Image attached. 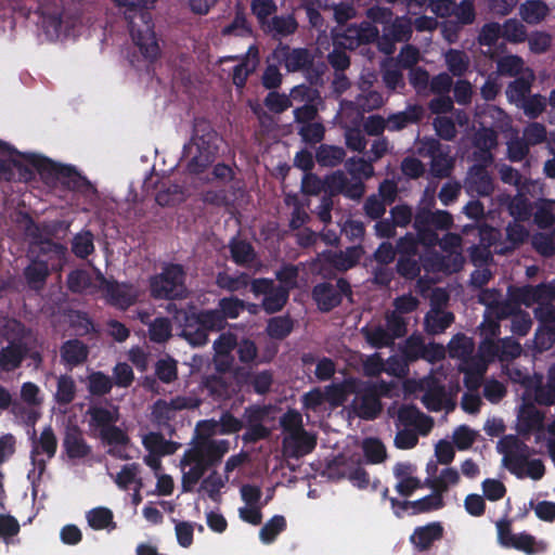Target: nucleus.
I'll use <instances>...</instances> for the list:
<instances>
[{
  "label": "nucleus",
  "instance_id": "61",
  "mask_svg": "<svg viewBox=\"0 0 555 555\" xmlns=\"http://www.w3.org/2000/svg\"><path fill=\"white\" fill-rule=\"evenodd\" d=\"M482 124H489L492 128L505 130L509 127L511 119L503 109L494 105H488L481 114Z\"/></svg>",
  "mask_w": 555,
  "mask_h": 555
},
{
  "label": "nucleus",
  "instance_id": "57",
  "mask_svg": "<svg viewBox=\"0 0 555 555\" xmlns=\"http://www.w3.org/2000/svg\"><path fill=\"white\" fill-rule=\"evenodd\" d=\"M500 201L507 204V210L515 219L526 220L529 218L530 204L524 194L519 193L514 197L502 196Z\"/></svg>",
  "mask_w": 555,
  "mask_h": 555
},
{
  "label": "nucleus",
  "instance_id": "15",
  "mask_svg": "<svg viewBox=\"0 0 555 555\" xmlns=\"http://www.w3.org/2000/svg\"><path fill=\"white\" fill-rule=\"evenodd\" d=\"M198 405L199 400L192 396H178L170 401L158 400L153 405L152 416L157 424H167L176 416L178 411L194 409Z\"/></svg>",
  "mask_w": 555,
  "mask_h": 555
},
{
  "label": "nucleus",
  "instance_id": "52",
  "mask_svg": "<svg viewBox=\"0 0 555 555\" xmlns=\"http://www.w3.org/2000/svg\"><path fill=\"white\" fill-rule=\"evenodd\" d=\"M346 152L341 146L322 144L317 150V162L326 167H335L343 163Z\"/></svg>",
  "mask_w": 555,
  "mask_h": 555
},
{
  "label": "nucleus",
  "instance_id": "9",
  "mask_svg": "<svg viewBox=\"0 0 555 555\" xmlns=\"http://www.w3.org/2000/svg\"><path fill=\"white\" fill-rule=\"evenodd\" d=\"M62 446L72 461H87L92 456V447L85 438L82 429L73 423L66 425Z\"/></svg>",
  "mask_w": 555,
  "mask_h": 555
},
{
  "label": "nucleus",
  "instance_id": "43",
  "mask_svg": "<svg viewBox=\"0 0 555 555\" xmlns=\"http://www.w3.org/2000/svg\"><path fill=\"white\" fill-rule=\"evenodd\" d=\"M364 112L358 105L357 101H343L338 112L340 126L345 128L359 127L363 120Z\"/></svg>",
  "mask_w": 555,
  "mask_h": 555
},
{
  "label": "nucleus",
  "instance_id": "24",
  "mask_svg": "<svg viewBox=\"0 0 555 555\" xmlns=\"http://www.w3.org/2000/svg\"><path fill=\"white\" fill-rule=\"evenodd\" d=\"M487 369V361L478 353L474 354V352L461 362L459 366V370L465 374V385L474 391L480 387Z\"/></svg>",
  "mask_w": 555,
  "mask_h": 555
},
{
  "label": "nucleus",
  "instance_id": "26",
  "mask_svg": "<svg viewBox=\"0 0 555 555\" xmlns=\"http://www.w3.org/2000/svg\"><path fill=\"white\" fill-rule=\"evenodd\" d=\"M218 140L217 133L210 129L209 125L201 122L195 126V133L188 147L194 150V152L209 154V157L215 159Z\"/></svg>",
  "mask_w": 555,
  "mask_h": 555
},
{
  "label": "nucleus",
  "instance_id": "38",
  "mask_svg": "<svg viewBox=\"0 0 555 555\" xmlns=\"http://www.w3.org/2000/svg\"><path fill=\"white\" fill-rule=\"evenodd\" d=\"M365 340L375 348L390 347L395 339L385 324H369L361 330Z\"/></svg>",
  "mask_w": 555,
  "mask_h": 555
},
{
  "label": "nucleus",
  "instance_id": "44",
  "mask_svg": "<svg viewBox=\"0 0 555 555\" xmlns=\"http://www.w3.org/2000/svg\"><path fill=\"white\" fill-rule=\"evenodd\" d=\"M518 478H529L533 481L540 480L545 474V465L542 460L533 459L530 455L526 456L516 468L512 472Z\"/></svg>",
  "mask_w": 555,
  "mask_h": 555
},
{
  "label": "nucleus",
  "instance_id": "47",
  "mask_svg": "<svg viewBox=\"0 0 555 555\" xmlns=\"http://www.w3.org/2000/svg\"><path fill=\"white\" fill-rule=\"evenodd\" d=\"M286 528V518L283 515H274L261 527L259 539L266 545L272 544Z\"/></svg>",
  "mask_w": 555,
  "mask_h": 555
},
{
  "label": "nucleus",
  "instance_id": "33",
  "mask_svg": "<svg viewBox=\"0 0 555 555\" xmlns=\"http://www.w3.org/2000/svg\"><path fill=\"white\" fill-rule=\"evenodd\" d=\"M550 8L543 0H526L519 5V16L529 25H538L545 21L550 14Z\"/></svg>",
  "mask_w": 555,
  "mask_h": 555
},
{
  "label": "nucleus",
  "instance_id": "40",
  "mask_svg": "<svg viewBox=\"0 0 555 555\" xmlns=\"http://www.w3.org/2000/svg\"><path fill=\"white\" fill-rule=\"evenodd\" d=\"M446 66L455 77L465 75L470 66V59L463 50L450 49L443 54Z\"/></svg>",
  "mask_w": 555,
  "mask_h": 555
},
{
  "label": "nucleus",
  "instance_id": "34",
  "mask_svg": "<svg viewBox=\"0 0 555 555\" xmlns=\"http://www.w3.org/2000/svg\"><path fill=\"white\" fill-rule=\"evenodd\" d=\"M207 467L208 465L199 456L191 455V449H189L181 461L183 485L196 483Z\"/></svg>",
  "mask_w": 555,
  "mask_h": 555
},
{
  "label": "nucleus",
  "instance_id": "18",
  "mask_svg": "<svg viewBox=\"0 0 555 555\" xmlns=\"http://www.w3.org/2000/svg\"><path fill=\"white\" fill-rule=\"evenodd\" d=\"M88 425L91 430L100 434L102 430L114 426L119 421V409L113 404L95 403L89 405L86 411Z\"/></svg>",
  "mask_w": 555,
  "mask_h": 555
},
{
  "label": "nucleus",
  "instance_id": "23",
  "mask_svg": "<svg viewBox=\"0 0 555 555\" xmlns=\"http://www.w3.org/2000/svg\"><path fill=\"white\" fill-rule=\"evenodd\" d=\"M465 188L469 193L489 196L494 191L493 179L486 169V165H474L466 177Z\"/></svg>",
  "mask_w": 555,
  "mask_h": 555
},
{
  "label": "nucleus",
  "instance_id": "17",
  "mask_svg": "<svg viewBox=\"0 0 555 555\" xmlns=\"http://www.w3.org/2000/svg\"><path fill=\"white\" fill-rule=\"evenodd\" d=\"M98 435L108 454L124 460L129 457L128 449L131 446V439L126 429L114 425Z\"/></svg>",
  "mask_w": 555,
  "mask_h": 555
},
{
  "label": "nucleus",
  "instance_id": "54",
  "mask_svg": "<svg viewBox=\"0 0 555 555\" xmlns=\"http://www.w3.org/2000/svg\"><path fill=\"white\" fill-rule=\"evenodd\" d=\"M98 284L96 276L92 280L89 273L83 270L73 271L67 278V285L75 293H92L99 289V286H95Z\"/></svg>",
  "mask_w": 555,
  "mask_h": 555
},
{
  "label": "nucleus",
  "instance_id": "32",
  "mask_svg": "<svg viewBox=\"0 0 555 555\" xmlns=\"http://www.w3.org/2000/svg\"><path fill=\"white\" fill-rule=\"evenodd\" d=\"M424 114V109L420 105H410L404 111L389 115L387 120V129L389 131H400L409 125L418 122Z\"/></svg>",
  "mask_w": 555,
  "mask_h": 555
},
{
  "label": "nucleus",
  "instance_id": "31",
  "mask_svg": "<svg viewBox=\"0 0 555 555\" xmlns=\"http://www.w3.org/2000/svg\"><path fill=\"white\" fill-rule=\"evenodd\" d=\"M30 263L24 269V276L31 289L41 291L50 274V267L47 264L46 259H37L35 257H30Z\"/></svg>",
  "mask_w": 555,
  "mask_h": 555
},
{
  "label": "nucleus",
  "instance_id": "20",
  "mask_svg": "<svg viewBox=\"0 0 555 555\" xmlns=\"http://www.w3.org/2000/svg\"><path fill=\"white\" fill-rule=\"evenodd\" d=\"M229 448V441L224 439H196L190 449L191 455L199 456L209 466L220 461Z\"/></svg>",
  "mask_w": 555,
  "mask_h": 555
},
{
  "label": "nucleus",
  "instance_id": "25",
  "mask_svg": "<svg viewBox=\"0 0 555 555\" xmlns=\"http://www.w3.org/2000/svg\"><path fill=\"white\" fill-rule=\"evenodd\" d=\"M42 28L50 40H55L61 35L64 24L63 9L60 1L46 3L41 7Z\"/></svg>",
  "mask_w": 555,
  "mask_h": 555
},
{
  "label": "nucleus",
  "instance_id": "35",
  "mask_svg": "<svg viewBox=\"0 0 555 555\" xmlns=\"http://www.w3.org/2000/svg\"><path fill=\"white\" fill-rule=\"evenodd\" d=\"M498 144L496 133L491 128H482L475 135V145L480 150L475 153V158L481 160L485 165L491 164L493 157L490 151Z\"/></svg>",
  "mask_w": 555,
  "mask_h": 555
},
{
  "label": "nucleus",
  "instance_id": "4",
  "mask_svg": "<svg viewBox=\"0 0 555 555\" xmlns=\"http://www.w3.org/2000/svg\"><path fill=\"white\" fill-rule=\"evenodd\" d=\"M42 231L46 232V229H42ZM26 234L34 240L30 245L29 257L46 259L49 267H53L54 262L62 263L67 250L65 246L43 237L41 228L34 223L28 225Z\"/></svg>",
  "mask_w": 555,
  "mask_h": 555
},
{
  "label": "nucleus",
  "instance_id": "13",
  "mask_svg": "<svg viewBox=\"0 0 555 555\" xmlns=\"http://www.w3.org/2000/svg\"><path fill=\"white\" fill-rule=\"evenodd\" d=\"M96 286L105 293L107 300L120 309L133 305L139 296L138 289L132 285L109 282L100 272L96 274Z\"/></svg>",
  "mask_w": 555,
  "mask_h": 555
},
{
  "label": "nucleus",
  "instance_id": "19",
  "mask_svg": "<svg viewBox=\"0 0 555 555\" xmlns=\"http://www.w3.org/2000/svg\"><path fill=\"white\" fill-rule=\"evenodd\" d=\"M197 321L203 327L202 330L192 333L189 327L183 330V335L190 340L192 345H204L207 343V334L205 330H221L225 324L220 310H209L202 312L197 315Z\"/></svg>",
  "mask_w": 555,
  "mask_h": 555
},
{
  "label": "nucleus",
  "instance_id": "12",
  "mask_svg": "<svg viewBox=\"0 0 555 555\" xmlns=\"http://www.w3.org/2000/svg\"><path fill=\"white\" fill-rule=\"evenodd\" d=\"M326 193L331 196L343 194L351 199H360L365 193V185L361 179L349 178L344 171L337 170L326 176Z\"/></svg>",
  "mask_w": 555,
  "mask_h": 555
},
{
  "label": "nucleus",
  "instance_id": "48",
  "mask_svg": "<svg viewBox=\"0 0 555 555\" xmlns=\"http://www.w3.org/2000/svg\"><path fill=\"white\" fill-rule=\"evenodd\" d=\"M363 249L359 246L349 247L345 251L330 254L328 261L338 270L352 268L362 257Z\"/></svg>",
  "mask_w": 555,
  "mask_h": 555
},
{
  "label": "nucleus",
  "instance_id": "22",
  "mask_svg": "<svg viewBox=\"0 0 555 555\" xmlns=\"http://www.w3.org/2000/svg\"><path fill=\"white\" fill-rule=\"evenodd\" d=\"M444 528L439 521H433L425 526L416 527L410 537V542L418 552L431 548L435 542L443 538Z\"/></svg>",
  "mask_w": 555,
  "mask_h": 555
},
{
  "label": "nucleus",
  "instance_id": "28",
  "mask_svg": "<svg viewBox=\"0 0 555 555\" xmlns=\"http://www.w3.org/2000/svg\"><path fill=\"white\" fill-rule=\"evenodd\" d=\"M20 178L27 180L31 176V170L24 166L21 159L9 150H0V178L4 180H12L15 175Z\"/></svg>",
  "mask_w": 555,
  "mask_h": 555
},
{
  "label": "nucleus",
  "instance_id": "10",
  "mask_svg": "<svg viewBox=\"0 0 555 555\" xmlns=\"http://www.w3.org/2000/svg\"><path fill=\"white\" fill-rule=\"evenodd\" d=\"M514 299L527 307L538 304L537 308L553 306L555 301V279L535 286L527 285L514 292Z\"/></svg>",
  "mask_w": 555,
  "mask_h": 555
},
{
  "label": "nucleus",
  "instance_id": "11",
  "mask_svg": "<svg viewBox=\"0 0 555 555\" xmlns=\"http://www.w3.org/2000/svg\"><path fill=\"white\" fill-rule=\"evenodd\" d=\"M496 450L502 455V465L511 473L531 454L530 447L515 435L502 437L496 443Z\"/></svg>",
  "mask_w": 555,
  "mask_h": 555
},
{
  "label": "nucleus",
  "instance_id": "37",
  "mask_svg": "<svg viewBox=\"0 0 555 555\" xmlns=\"http://www.w3.org/2000/svg\"><path fill=\"white\" fill-rule=\"evenodd\" d=\"M313 299L322 311H330L340 304L339 291L333 284H319L313 288Z\"/></svg>",
  "mask_w": 555,
  "mask_h": 555
},
{
  "label": "nucleus",
  "instance_id": "6",
  "mask_svg": "<svg viewBox=\"0 0 555 555\" xmlns=\"http://www.w3.org/2000/svg\"><path fill=\"white\" fill-rule=\"evenodd\" d=\"M378 29L370 22L359 25H350L344 31L334 36V44L338 48L353 50L361 44L375 41L378 38Z\"/></svg>",
  "mask_w": 555,
  "mask_h": 555
},
{
  "label": "nucleus",
  "instance_id": "49",
  "mask_svg": "<svg viewBox=\"0 0 555 555\" xmlns=\"http://www.w3.org/2000/svg\"><path fill=\"white\" fill-rule=\"evenodd\" d=\"M57 438L53 429L46 427L40 436L34 441V455L46 454L48 459H52L56 452Z\"/></svg>",
  "mask_w": 555,
  "mask_h": 555
},
{
  "label": "nucleus",
  "instance_id": "2",
  "mask_svg": "<svg viewBox=\"0 0 555 555\" xmlns=\"http://www.w3.org/2000/svg\"><path fill=\"white\" fill-rule=\"evenodd\" d=\"M453 218L446 210H430L427 207H418L414 215L413 228L424 246L438 244V230H448L452 227Z\"/></svg>",
  "mask_w": 555,
  "mask_h": 555
},
{
  "label": "nucleus",
  "instance_id": "51",
  "mask_svg": "<svg viewBox=\"0 0 555 555\" xmlns=\"http://www.w3.org/2000/svg\"><path fill=\"white\" fill-rule=\"evenodd\" d=\"M258 63V50L255 47L248 49L246 61L236 65L233 70V82L236 87L243 88L247 76L254 72Z\"/></svg>",
  "mask_w": 555,
  "mask_h": 555
},
{
  "label": "nucleus",
  "instance_id": "16",
  "mask_svg": "<svg viewBox=\"0 0 555 555\" xmlns=\"http://www.w3.org/2000/svg\"><path fill=\"white\" fill-rule=\"evenodd\" d=\"M433 492L422 499L415 501L390 498L391 506L399 507L402 511L412 509L413 514L428 513L440 509L444 506L443 492L449 488H431Z\"/></svg>",
  "mask_w": 555,
  "mask_h": 555
},
{
  "label": "nucleus",
  "instance_id": "36",
  "mask_svg": "<svg viewBox=\"0 0 555 555\" xmlns=\"http://www.w3.org/2000/svg\"><path fill=\"white\" fill-rule=\"evenodd\" d=\"M88 347L78 339L67 340L61 347L62 361L68 366L82 364L88 358Z\"/></svg>",
  "mask_w": 555,
  "mask_h": 555
},
{
  "label": "nucleus",
  "instance_id": "27",
  "mask_svg": "<svg viewBox=\"0 0 555 555\" xmlns=\"http://www.w3.org/2000/svg\"><path fill=\"white\" fill-rule=\"evenodd\" d=\"M315 444V436L304 430L295 436H284L283 453L288 457H301L310 453Z\"/></svg>",
  "mask_w": 555,
  "mask_h": 555
},
{
  "label": "nucleus",
  "instance_id": "50",
  "mask_svg": "<svg viewBox=\"0 0 555 555\" xmlns=\"http://www.w3.org/2000/svg\"><path fill=\"white\" fill-rule=\"evenodd\" d=\"M522 20L508 18L502 25V38L509 43H522L528 38L527 27Z\"/></svg>",
  "mask_w": 555,
  "mask_h": 555
},
{
  "label": "nucleus",
  "instance_id": "7",
  "mask_svg": "<svg viewBox=\"0 0 555 555\" xmlns=\"http://www.w3.org/2000/svg\"><path fill=\"white\" fill-rule=\"evenodd\" d=\"M353 399L348 405L349 413L363 418L374 420L382 412V403L376 387L366 386L353 391Z\"/></svg>",
  "mask_w": 555,
  "mask_h": 555
},
{
  "label": "nucleus",
  "instance_id": "8",
  "mask_svg": "<svg viewBox=\"0 0 555 555\" xmlns=\"http://www.w3.org/2000/svg\"><path fill=\"white\" fill-rule=\"evenodd\" d=\"M251 291L256 296L263 295L262 308L268 313H274L283 309L289 294L286 287H280L272 280L255 279L251 281Z\"/></svg>",
  "mask_w": 555,
  "mask_h": 555
},
{
  "label": "nucleus",
  "instance_id": "58",
  "mask_svg": "<svg viewBox=\"0 0 555 555\" xmlns=\"http://www.w3.org/2000/svg\"><path fill=\"white\" fill-rule=\"evenodd\" d=\"M496 68L498 73L503 76L516 77L521 76L528 67H525V62L520 56L505 55L498 61Z\"/></svg>",
  "mask_w": 555,
  "mask_h": 555
},
{
  "label": "nucleus",
  "instance_id": "29",
  "mask_svg": "<svg viewBox=\"0 0 555 555\" xmlns=\"http://www.w3.org/2000/svg\"><path fill=\"white\" fill-rule=\"evenodd\" d=\"M544 414L533 404H524L518 413L517 430L527 436L543 428Z\"/></svg>",
  "mask_w": 555,
  "mask_h": 555
},
{
  "label": "nucleus",
  "instance_id": "59",
  "mask_svg": "<svg viewBox=\"0 0 555 555\" xmlns=\"http://www.w3.org/2000/svg\"><path fill=\"white\" fill-rule=\"evenodd\" d=\"M249 283L251 284L247 273H240L238 275L233 276L225 272H220L216 278V284L220 288L229 292H237L246 288Z\"/></svg>",
  "mask_w": 555,
  "mask_h": 555
},
{
  "label": "nucleus",
  "instance_id": "14",
  "mask_svg": "<svg viewBox=\"0 0 555 555\" xmlns=\"http://www.w3.org/2000/svg\"><path fill=\"white\" fill-rule=\"evenodd\" d=\"M272 60L284 65L287 72H300L308 69L313 63V56L309 50L304 48H291L279 46L271 55Z\"/></svg>",
  "mask_w": 555,
  "mask_h": 555
},
{
  "label": "nucleus",
  "instance_id": "3",
  "mask_svg": "<svg viewBox=\"0 0 555 555\" xmlns=\"http://www.w3.org/2000/svg\"><path fill=\"white\" fill-rule=\"evenodd\" d=\"M416 153L422 157L430 158V175L438 179L449 178L453 171L455 159L450 149L443 146L437 139L423 138L416 143Z\"/></svg>",
  "mask_w": 555,
  "mask_h": 555
},
{
  "label": "nucleus",
  "instance_id": "5",
  "mask_svg": "<svg viewBox=\"0 0 555 555\" xmlns=\"http://www.w3.org/2000/svg\"><path fill=\"white\" fill-rule=\"evenodd\" d=\"M405 389L411 392H424L421 401L430 411H440L446 401L444 387L441 380L434 375H428L418 380L410 379L405 383Z\"/></svg>",
  "mask_w": 555,
  "mask_h": 555
},
{
  "label": "nucleus",
  "instance_id": "63",
  "mask_svg": "<svg viewBox=\"0 0 555 555\" xmlns=\"http://www.w3.org/2000/svg\"><path fill=\"white\" fill-rule=\"evenodd\" d=\"M347 171L358 179H369L374 176L373 163L369 158L351 157L346 162Z\"/></svg>",
  "mask_w": 555,
  "mask_h": 555
},
{
  "label": "nucleus",
  "instance_id": "56",
  "mask_svg": "<svg viewBox=\"0 0 555 555\" xmlns=\"http://www.w3.org/2000/svg\"><path fill=\"white\" fill-rule=\"evenodd\" d=\"M235 345L236 339L234 335L230 333L221 334L219 338L214 343L215 361L218 363V366H230V361L225 358L229 356Z\"/></svg>",
  "mask_w": 555,
  "mask_h": 555
},
{
  "label": "nucleus",
  "instance_id": "41",
  "mask_svg": "<svg viewBox=\"0 0 555 555\" xmlns=\"http://www.w3.org/2000/svg\"><path fill=\"white\" fill-rule=\"evenodd\" d=\"M535 76L532 69L527 68L521 76L507 86L506 94L512 101H522L530 93Z\"/></svg>",
  "mask_w": 555,
  "mask_h": 555
},
{
  "label": "nucleus",
  "instance_id": "64",
  "mask_svg": "<svg viewBox=\"0 0 555 555\" xmlns=\"http://www.w3.org/2000/svg\"><path fill=\"white\" fill-rule=\"evenodd\" d=\"M297 22L291 15L274 16L268 25L269 31L274 37H286L294 34L297 29Z\"/></svg>",
  "mask_w": 555,
  "mask_h": 555
},
{
  "label": "nucleus",
  "instance_id": "53",
  "mask_svg": "<svg viewBox=\"0 0 555 555\" xmlns=\"http://www.w3.org/2000/svg\"><path fill=\"white\" fill-rule=\"evenodd\" d=\"M475 349V344L472 338L464 334H456L448 345V352L451 358L459 359L463 362L469 357Z\"/></svg>",
  "mask_w": 555,
  "mask_h": 555
},
{
  "label": "nucleus",
  "instance_id": "30",
  "mask_svg": "<svg viewBox=\"0 0 555 555\" xmlns=\"http://www.w3.org/2000/svg\"><path fill=\"white\" fill-rule=\"evenodd\" d=\"M27 353V343L23 340L10 343L0 350V371L10 372L17 369Z\"/></svg>",
  "mask_w": 555,
  "mask_h": 555
},
{
  "label": "nucleus",
  "instance_id": "62",
  "mask_svg": "<svg viewBox=\"0 0 555 555\" xmlns=\"http://www.w3.org/2000/svg\"><path fill=\"white\" fill-rule=\"evenodd\" d=\"M113 382L102 372H93L87 376V388L91 395L104 396L111 391Z\"/></svg>",
  "mask_w": 555,
  "mask_h": 555
},
{
  "label": "nucleus",
  "instance_id": "21",
  "mask_svg": "<svg viewBox=\"0 0 555 555\" xmlns=\"http://www.w3.org/2000/svg\"><path fill=\"white\" fill-rule=\"evenodd\" d=\"M397 427L400 426L409 427L413 426L416 429V434L426 436L433 429L434 420L418 411L414 406L402 405L397 411Z\"/></svg>",
  "mask_w": 555,
  "mask_h": 555
},
{
  "label": "nucleus",
  "instance_id": "60",
  "mask_svg": "<svg viewBox=\"0 0 555 555\" xmlns=\"http://www.w3.org/2000/svg\"><path fill=\"white\" fill-rule=\"evenodd\" d=\"M528 237H529V231L527 230V228L524 224H521L517 221L512 222L506 228V238H507V242L509 243V246L506 247L505 249H503V248L495 249V251L503 254L508 249H515L516 247L524 244Z\"/></svg>",
  "mask_w": 555,
  "mask_h": 555
},
{
  "label": "nucleus",
  "instance_id": "55",
  "mask_svg": "<svg viewBox=\"0 0 555 555\" xmlns=\"http://www.w3.org/2000/svg\"><path fill=\"white\" fill-rule=\"evenodd\" d=\"M438 243L441 248L452 257V270H459L463 263V257L461 255L462 237L454 233H448L440 241L438 240Z\"/></svg>",
  "mask_w": 555,
  "mask_h": 555
},
{
  "label": "nucleus",
  "instance_id": "46",
  "mask_svg": "<svg viewBox=\"0 0 555 555\" xmlns=\"http://www.w3.org/2000/svg\"><path fill=\"white\" fill-rule=\"evenodd\" d=\"M454 317L451 312L439 309H431L425 317L426 331L431 335H437L451 325Z\"/></svg>",
  "mask_w": 555,
  "mask_h": 555
},
{
  "label": "nucleus",
  "instance_id": "1",
  "mask_svg": "<svg viewBox=\"0 0 555 555\" xmlns=\"http://www.w3.org/2000/svg\"><path fill=\"white\" fill-rule=\"evenodd\" d=\"M181 264H165L162 272L150 279L151 295L156 299H183L189 292Z\"/></svg>",
  "mask_w": 555,
  "mask_h": 555
},
{
  "label": "nucleus",
  "instance_id": "39",
  "mask_svg": "<svg viewBox=\"0 0 555 555\" xmlns=\"http://www.w3.org/2000/svg\"><path fill=\"white\" fill-rule=\"evenodd\" d=\"M77 395V384L73 376L62 374L56 377V389L54 392V401L59 405L70 404Z\"/></svg>",
  "mask_w": 555,
  "mask_h": 555
},
{
  "label": "nucleus",
  "instance_id": "42",
  "mask_svg": "<svg viewBox=\"0 0 555 555\" xmlns=\"http://www.w3.org/2000/svg\"><path fill=\"white\" fill-rule=\"evenodd\" d=\"M142 443L150 453L158 455H170L178 449V443L166 440L163 435L157 433L146 434L142 438Z\"/></svg>",
  "mask_w": 555,
  "mask_h": 555
},
{
  "label": "nucleus",
  "instance_id": "45",
  "mask_svg": "<svg viewBox=\"0 0 555 555\" xmlns=\"http://www.w3.org/2000/svg\"><path fill=\"white\" fill-rule=\"evenodd\" d=\"M230 251L231 257L236 264L251 267L256 262L255 250L248 242L232 240L230 243Z\"/></svg>",
  "mask_w": 555,
  "mask_h": 555
}]
</instances>
